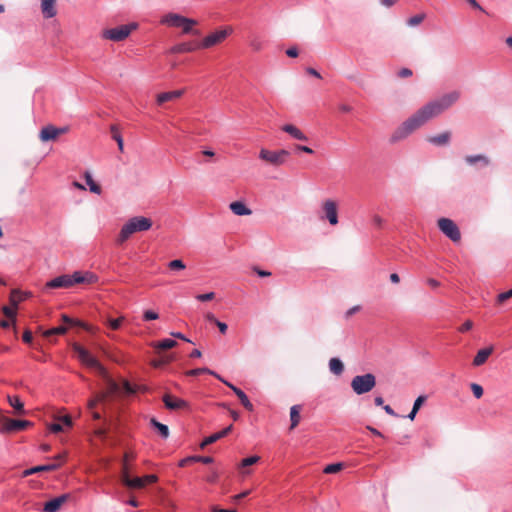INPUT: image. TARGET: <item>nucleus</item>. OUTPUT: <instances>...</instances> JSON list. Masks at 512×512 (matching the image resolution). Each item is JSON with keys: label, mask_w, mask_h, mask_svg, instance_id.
Returning a JSON list of instances; mask_svg holds the SVG:
<instances>
[{"label": "nucleus", "mask_w": 512, "mask_h": 512, "mask_svg": "<svg viewBox=\"0 0 512 512\" xmlns=\"http://www.w3.org/2000/svg\"><path fill=\"white\" fill-rule=\"evenodd\" d=\"M460 96L459 91L453 90L427 102L395 128L390 135L389 143L396 144L407 139L430 120L451 108L460 99Z\"/></svg>", "instance_id": "obj_1"}, {"label": "nucleus", "mask_w": 512, "mask_h": 512, "mask_svg": "<svg viewBox=\"0 0 512 512\" xmlns=\"http://www.w3.org/2000/svg\"><path fill=\"white\" fill-rule=\"evenodd\" d=\"M72 349L82 364L94 370L100 377L107 381L112 392L118 389L117 384L109 377L105 367L87 349L77 343L72 345Z\"/></svg>", "instance_id": "obj_2"}, {"label": "nucleus", "mask_w": 512, "mask_h": 512, "mask_svg": "<svg viewBox=\"0 0 512 512\" xmlns=\"http://www.w3.org/2000/svg\"><path fill=\"white\" fill-rule=\"evenodd\" d=\"M152 227L151 219L144 216H135L130 218L121 228L116 239L117 244L121 245L127 241L130 236L136 232L147 231Z\"/></svg>", "instance_id": "obj_3"}, {"label": "nucleus", "mask_w": 512, "mask_h": 512, "mask_svg": "<svg viewBox=\"0 0 512 512\" xmlns=\"http://www.w3.org/2000/svg\"><path fill=\"white\" fill-rule=\"evenodd\" d=\"M376 385V377L371 373L355 376L351 381V388L357 395L370 392Z\"/></svg>", "instance_id": "obj_4"}, {"label": "nucleus", "mask_w": 512, "mask_h": 512, "mask_svg": "<svg viewBox=\"0 0 512 512\" xmlns=\"http://www.w3.org/2000/svg\"><path fill=\"white\" fill-rule=\"evenodd\" d=\"M338 203L334 199H325L320 207L319 218L327 221L331 226L339 223L338 219Z\"/></svg>", "instance_id": "obj_5"}, {"label": "nucleus", "mask_w": 512, "mask_h": 512, "mask_svg": "<svg viewBox=\"0 0 512 512\" xmlns=\"http://www.w3.org/2000/svg\"><path fill=\"white\" fill-rule=\"evenodd\" d=\"M138 24L133 22L125 25H120L114 28L106 29L102 33V37L114 42L125 40L130 33L137 29Z\"/></svg>", "instance_id": "obj_6"}, {"label": "nucleus", "mask_w": 512, "mask_h": 512, "mask_svg": "<svg viewBox=\"0 0 512 512\" xmlns=\"http://www.w3.org/2000/svg\"><path fill=\"white\" fill-rule=\"evenodd\" d=\"M233 32L232 27L226 26L222 29L216 30L207 36H205L201 42H199V46L201 49H208L218 44H221L225 39L230 36Z\"/></svg>", "instance_id": "obj_7"}, {"label": "nucleus", "mask_w": 512, "mask_h": 512, "mask_svg": "<svg viewBox=\"0 0 512 512\" xmlns=\"http://www.w3.org/2000/svg\"><path fill=\"white\" fill-rule=\"evenodd\" d=\"M439 230L452 242L457 243L461 240V232L457 224L450 218H439L437 221Z\"/></svg>", "instance_id": "obj_8"}, {"label": "nucleus", "mask_w": 512, "mask_h": 512, "mask_svg": "<svg viewBox=\"0 0 512 512\" xmlns=\"http://www.w3.org/2000/svg\"><path fill=\"white\" fill-rule=\"evenodd\" d=\"M289 155L290 152L285 149H281L278 151L261 149L259 153V158L274 166H280L286 162V159L289 157Z\"/></svg>", "instance_id": "obj_9"}, {"label": "nucleus", "mask_w": 512, "mask_h": 512, "mask_svg": "<svg viewBox=\"0 0 512 512\" xmlns=\"http://www.w3.org/2000/svg\"><path fill=\"white\" fill-rule=\"evenodd\" d=\"M2 426L0 427L1 433H9L15 431H21L31 426L32 423L28 420H16L7 417H2Z\"/></svg>", "instance_id": "obj_10"}, {"label": "nucleus", "mask_w": 512, "mask_h": 512, "mask_svg": "<svg viewBox=\"0 0 512 512\" xmlns=\"http://www.w3.org/2000/svg\"><path fill=\"white\" fill-rule=\"evenodd\" d=\"M55 459L58 460V462H52V463L45 464V465L34 466L32 468L24 470L23 477H27L29 475H32V474L38 473V472L54 471V470L58 469L61 466V461L63 459V455L59 454L55 457Z\"/></svg>", "instance_id": "obj_11"}, {"label": "nucleus", "mask_w": 512, "mask_h": 512, "mask_svg": "<svg viewBox=\"0 0 512 512\" xmlns=\"http://www.w3.org/2000/svg\"><path fill=\"white\" fill-rule=\"evenodd\" d=\"M67 128H56L53 125L45 126L41 129L39 133V138L43 142L55 140L59 135L65 133Z\"/></svg>", "instance_id": "obj_12"}, {"label": "nucleus", "mask_w": 512, "mask_h": 512, "mask_svg": "<svg viewBox=\"0 0 512 512\" xmlns=\"http://www.w3.org/2000/svg\"><path fill=\"white\" fill-rule=\"evenodd\" d=\"M160 22H161V24H164V25H167L170 27H180L185 22L191 23L189 21V18L184 17L177 13H168V14L164 15L161 18Z\"/></svg>", "instance_id": "obj_13"}, {"label": "nucleus", "mask_w": 512, "mask_h": 512, "mask_svg": "<svg viewBox=\"0 0 512 512\" xmlns=\"http://www.w3.org/2000/svg\"><path fill=\"white\" fill-rule=\"evenodd\" d=\"M70 498L69 494H62L56 498L47 501L43 506V512H58L62 505Z\"/></svg>", "instance_id": "obj_14"}, {"label": "nucleus", "mask_w": 512, "mask_h": 512, "mask_svg": "<svg viewBox=\"0 0 512 512\" xmlns=\"http://www.w3.org/2000/svg\"><path fill=\"white\" fill-rule=\"evenodd\" d=\"M464 160L466 164L477 169L485 168L490 164V159L484 154L467 155Z\"/></svg>", "instance_id": "obj_15"}, {"label": "nucleus", "mask_w": 512, "mask_h": 512, "mask_svg": "<svg viewBox=\"0 0 512 512\" xmlns=\"http://www.w3.org/2000/svg\"><path fill=\"white\" fill-rule=\"evenodd\" d=\"M163 402L165 404V407L169 410L186 409L189 406L187 401L180 398H176L170 394H165L163 396Z\"/></svg>", "instance_id": "obj_16"}, {"label": "nucleus", "mask_w": 512, "mask_h": 512, "mask_svg": "<svg viewBox=\"0 0 512 512\" xmlns=\"http://www.w3.org/2000/svg\"><path fill=\"white\" fill-rule=\"evenodd\" d=\"M452 133L450 131H444L438 135L429 136L427 141L437 147H443L449 145L451 141Z\"/></svg>", "instance_id": "obj_17"}, {"label": "nucleus", "mask_w": 512, "mask_h": 512, "mask_svg": "<svg viewBox=\"0 0 512 512\" xmlns=\"http://www.w3.org/2000/svg\"><path fill=\"white\" fill-rule=\"evenodd\" d=\"M494 351V347L491 345L489 347H486V348H482L480 349L474 359H473V366L475 367H480L482 365H484L486 363V361L488 360L489 356L493 353Z\"/></svg>", "instance_id": "obj_18"}, {"label": "nucleus", "mask_w": 512, "mask_h": 512, "mask_svg": "<svg viewBox=\"0 0 512 512\" xmlns=\"http://www.w3.org/2000/svg\"><path fill=\"white\" fill-rule=\"evenodd\" d=\"M223 383L227 385L229 388L232 389V391L237 395L239 398L241 404L249 411H253V405L250 402L247 395L238 387L234 386L233 384L229 383L228 381L224 380Z\"/></svg>", "instance_id": "obj_19"}, {"label": "nucleus", "mask_w": 512, "mask_h": 512, "mask_svg": "<svg viewBox=\"0 0 512 512\" xmlns=\"http://www.w3.org/2000/svg\"><path fill=\"white\" fill-rule=\"evenodd\" d=\"M49 288H68L71 287L70 275L64 274L58 276L47 283Z\"/></svg>", "instance_id": "obj_20"}, {"label": "nucleus", "mask_w": 512, "mask_h": 512, "mask_svg": "<svg viewBox=\"0 0 512 512\" xmlns=\"http://www.w3.org/2000/svg\"><path fill=\"white\" fill-rule=\"evenodd\" d=\"M183 94V89L160 93L157 95V104L162 105L165 102L180 98Z\"/></svg>", "instance_id": "obj_21"}, {"label": "nucleus", "mask_w": 512, "mask_h": 512, "mask_svg": "<svg viewBox=\"0 0 512 512\" xmlns=\"http://www.w3.org/2000/svg\"><path fill=\"white\" fill-rule=\"evenodd\" d=\"M41 2V11L45 18H52L57 14V10L55 8L56 0H40Z\"/></svg>", "instance_id": "obj_22"}, {"label": "nucleus", "mask_w": 512, "mask_h": 512, "mask_svg": "<svg viewBox=\"0 0 512 512\" xmlns=\"http://www.w3.org/2000/svg\"><path fill=\"white\" fill-rule=\"evenodd\" d=\"M229 208L237 216H248L252 214V210L242 201H234L230 203Z\"/></svg>", "instance_id": "obj_23"}, {"label": "nucleus", "mask_w": 512, "mask_h": 512, "mask_svg": "<svg viewBox=\"0 0 512 512\" xmlns=\"http://www.w3.org/2000/svg\"><path fill=\"white\" fill-rule=\"evenodd\" d=\"M232 428H233V426L229 425L228 427L224 428L220 432L214 433V434L210 435L209 437L205 438L203 440V442L201 443V448H204L205 446L212 444V443L218 441L219 439L225 437L226 435H228L231 432Z\"/></svg>", "instance_id": "obj_24"}, {"label": "nucleus", "mask_w": 512, "mask_h": 512, "mask_svg": "<svg viewBox=\"0 0 512 512\" xmlns=\"http://www.w3.org/2000/svg\"><path fill=\"white\" fill-rule=\"evenodd\" d=\"M282 130L288 133L292 138L300 141H307V136L296 126L292 124H285L282 126Z\"/></svg>", "instance_id": "obj_25"}, {"label": "nucleus", "mask_w": 512, "mask_h": 512, "mask_svg": "<svg viewBox=\"0 0 512 512\" xmlns=\"http://www.w3.org/2000/svg\"><path fill=\"white\" fill-rule=\"evenodd\" d=\"M197 49H201L199 46V43L184 42V43H180V44L173 46L171 49V52L172 53H188V52L195 51Z\"/></svg>", "instance_id": "obj_26"}, {"label": "nucleus", "mask_w": 512, "mask_h": 512, "mask_svg": "<svg viewBox=\"0 0 512 512\" xmlns=\"http://www.w3.org/2000/svg\"><path fill=\"white\" fill-rule=\"evenodd\" d=\"M123 482L129 488L140 489L145 487V479L143 477L131 478L128 474H124Z\"/></svg>", "instance_id": "obj_27"}, {"label": "nucleus", "mask_w": 512, "mask_h": 512, "mask_svg": "<svg viewBox=\"0 0 512 512\" xmlns=\"http://www.w3.org/2000/svg\"><path fill=\"white\" fill-rule=\"evenodd\" d=\"M329 370L334 375L339 376L344 371V364L339 358L333 357L329 360Z\"/></svg>", "instance_id": "obj_28"}, {"label": "nucleus", "mask_w": 512, "mask_h": 512, "mask_svg": "<svg viewBox=\"0 0 512 512\" xmlns=\"http://www.w3.org/2000/svg\"><path fill=\"white\" fill-rule=\"evenodd\" d=\"M150 424L159 432L162 438L167 439L169 437V428L167 425L160 423L155 418H151Z\"/></svg>", "instance_id": "obj_29"}, {"label": "nucleus", "mask_w": 512, "mask_h": 512, "mask_svg": "<svg viewBox=\"0 0 512 512\" xmlns=\"http://www.w3.org/2000/svg\"><path fill=\"white\" fill-rule=\"evenodd\" d=\"M300 410H301L300 405H293L290 408V421H291L290 429L291 430L294 429L300 422Z\"/></svg>", "instance_id": "obj_30"}, {"label": "nucleus", "mask_w": 512, "mask_h": 512, "mask_svg": "<svg viewBox=\"0 0 512 512\" xmlns=\"http://www.w3.org/2000/svg\"><path fill=\"white\" fill-rule=\"evenodd\" d=\"M9 404L15 409L16 413L24 414V404L18 396H7Z\"/></svg>", "instance_id": "obj_31"}, {"label": "nucleus", "mask_w": 512, "mask_h": 512, "mask_svg": "<svg viewBox=\"0 0 512 512\" xmlns=\"http://www.w3.org/2000/svg\"><path fill=\"white\" fill-rule=\"evenodd\" d=\"M203 373H207V374H210V375H213L215 376L218 380H220L221 382L224 381V379L218 375L216 372L208 369V368H195V369H192V370H189L187 372V375L189 376H198L200 374H203Z\"/></svg>", "instance_id": "obj_32"}, {"label": "nucleus", "mask_w": 512, "mask_h": 512, "mask_svg": "<svg viewBox=\"0 0 512 512\" xmlns=\"http://www.w3.org/2000/svg\"><path fill=\"white\" fill-rule=\"evenodd\" d=\"M84 178H85L86 184L89 186V190L92 193H95V194L101 193V187L97 183H95L90 172H88V171L85 172Z\"/></svg>", "instance_id": "obj_33"}, {"label": "nucleus", "mask_w": 512, "mask_h": 512, "mask_svg": "<svg viewBox=\"0 0 512 512\" xmlns=\"http://www.w3.org/2000/svg\"><path fill=\"white\" fill-rule=\"evenodd\" d=\"M108 394L106 392H101L95 395V397L88 400L87 407L90 411L94 410L96 405L100 402L105 401Z\"/></svg>", "instance_id": "obj_34"}, {"label": "nucleus", "mask_w": 512, "mask_h": 512, "mask_svg": "<svg viewBox=\"0 0 512 512\" xmlns=\"http://www.w3.org/2000/svg\"><path fill=\"white\" fill-rule=\"evenodd\" d=\"M177 345V342L173 339H163L161 341H158L154 344V348L160 349V350H166L171 349Z\"/></svg>", "instance_id": "obj_35"}, {"label": "nucleus", "mask_w": 512, "mask_h": 512, "mask_svg": "<svg viewBox=\"0 0 512 512\" xmlns=\"http://www.w3.org/2000/svg\"><path fill=\"white\" fill-rule=\"evenodd\" d=\"M189 21L191 23H184L179 28H182V31L184 34H194L199 35V31L194 30L193 27L197 24V21L194 19L189 18Z\"/></svg>", "instance_id": "obj_36"}, {"label": "nucleus", "mask_w": 512, "mask_h": 512, "mask_svg": "<svg viewBox=\"0 0 512 512\" xmlns=\"http://www.w3.org/2000/svg\"><path fill=\"white\" fill-rule=\"evenodd\" d=\"M110 131L112 133V138L117 142L119 150L123 151V138L118 131V127L116 125H111Z\"/></svg>", "instance_id": "obj_37"}, {"label": "nucleus", "mask_w": 512, "mask_h": 512, "mask_svg": "<svg viewBox=\"0 0 512 512\" xmlns=\"http://www.w3.org/2000/svg\"><path fill=\"white\" fill-rule=\"evenodd\" d=\"M67 332V327L64 325L51 328L44 332L45 337H50L52 335H63Z\"/></svg>", "instance_id": "obj_38"}, {"label": "nucleus", "mask_w": 512, "mask_h": 512, "mask_svg": "<svg viewBox=\"0 0 512 512\" xmlns=\"http://www.w3.org/2000/svg\"><path fill=\"white\" fill-rule=\"evenodd\" d=\"M343 463L341 462H338V463H332V464H329L327 465L325 468H324V473L326 474H334V473H337L339 471H341L343 469Z\"/></svg>", "instance_id": "obj_39"}, {"label": "nucleus", "mask_w": 512, "mask_h": 512, "mask_svg": "<svg viewBox=\"0 0 512 512\" xmlns=\"http://www.w3.org/2000/svg\"><path fill=\"white\" fill-rule=\"evenodd\" d=\"M426 15L424 13H421V14H416L412 17H410L408 20H407V25L410 26V27H414V26H417L419 25L420 23L423 22V20L425 19Z\"/></svg>", "instance_id": "obj_40"}, {"label": "nucleus", "mask_w": 512, "mask_h": 512, "mask_svg": "<svg viewBox=\"0 0 512 512\" xmlns=\"http://www.w3.org/2000/svg\"><path fill=\"white\" fill-rule=\"evenodd\" d=\"M124 321V316L119 318H108L107 324L113 330H118L121 327L122 322Z\"/></svg>", "instance_id": "obj_41"}, {"label": "nucleus", "mask_w": 512, "mask_h": 512, "mask_svg": "<svg viewBox=\"0 0 512 512\" xmlns=\"http://www.w3.org/2000/svg\"><path fill=\"white\" fill-rule=\"evenodd\" d=\"M259 460H260V457H259V456H257V455H254V456H250V457L244 458V459L241 461V463H240V467L244 468V467H248V466L254 465V464H256Z\"/></svg>", "instance_id": "obj_42"}, {"label": "nucleus", "mask_w": 512, "mask_h": 512, "mask_svg": "<svg viewBox=\"0 0 512 512\" xmlns=\"http://www.w3.org/2000/svg\"><path fill=\"white\" fill-rule=\"evenodd\" d=\"M56 421H59L64 427L71 428L73 425L72 418L69 415L56 416Z\"/></svg>", "instance_id": "obj_43"}, {"label": "nucleus", "mask_w": 512, "mask_h": 512, "mask_svg": "<svg viewBox=\"0 0 512 512\" xmlns=\"http://www.w3.org/2000/svg\"><path fill=\"white\" fill-rule=\"evenodd\" d=\"M168 267L171 270H183L185 269L186 266L182 260L175 259L168 263Z\"/></svg>", "instance_id": "obj_44"}, {"label": "nucleus", "mask_w": 512, "mask_h": 512, "mask_svg": "<svg viewBox=\"0 0 512 512\" xmlns=\"http://www.w3.org/2000/svg\"><path fill=\"white\" fill-rule=\"evenodd\" d=\"M70 280L71 286L74 284L84 283L83 273L79 271L74 272L72 275H70Z\"/></svg>", "instance_id": "obj_45"}, {"label": "nucleus", "mask_w": 512, "mask_h": 512, "mask_svg": "<svg viewBox=\"0 0 512 512\" xmlns=\"http://www.w3.org/2000/svg\"><path fill=\"white\" fill-rule=\"evenodd\" d=\"M470 387H471V390H472V392H473V395H474L477 399H479V398H481V397L483 396L484 391H483V388H482V386H481V385H479V384H477V383H472V384L470 385Z\"/></svg>", "instance_id": "obj_46"}, {"label": "nucleus", "mask_w": 512, "mask_h": 512, "mask_svg": "<svg viewBox=\"0 0 512 512\" xmlns=\"http://www.w3.org/2000/svg\"><path fill=\"white\" fill-rule=\"evenodd\" d=\"M159 318V314L152 310H146L143 313V320L144 321H152Z\"/></svg>", "instance_id": "obj_47"}, {"label": "nucleus", "mask_w": 512, "mask_h": 512, "mask_svg": "<svg viewBox=\"0 0 512 512\" xmlns=\"http://www.w3.org/2000/svg\"><path fill=\"white\" fill-rule=\"evenodd\" d=\"M512 297V288L506 292H502L497 296V303L502 304L506 300L510 299Z\"/></svg>", "instance_id": "obj_48"}, {"label": "nucleus", "mask_w": 512, "mask_h": 512, "mask_svg": "<svg viewBox=\"0 0 512 512\" xmlns=\"http://www.w3.org/2000/svg\"><path fill=\"white\" fill-rule=\"evenodd\" d=\"M48 428L52 433H60L64 431L65 427L59 421H56L51 423Z\"/></svg>", "instance_id": "obj_49"}, {"label": "nucleus", "mask_w": 512, "mask_h": 512, "mask_svg": "<svg viewBox=\"0 0 512 512\" xmlns=\"http://www.w3.org/2000/svg\"><path fill=\"white\" fill-rule=\"evenodd\" d=\"M189 459H192V461L202 462L204 464H210L213 462V458L210 456H190Z\"/></svg>", "instance_id": "obj_50"}, {"label": "nucleus", "mask_w": 512, "mask_h": 512, "mask_svg": "<svg viewBox=\"0 0 512 512\" xmlns=\"http://www.w3.org/2000/svg\"><path fill=\"white\" fill-rule=\"evenodd\" d=\"M249 45L254 51H260L262 49V41L257 37L252 38Z\"/></svg>", "instance_id": "obj_51"}, {"label": "nucleus", "mask_w": 512, "mask_h": 512, "mask_svg": "<svg viewBox=\"0 0 512 512\" xmlns=\"http://www.w3.org/2000/svg\"><path fill=\"white\" fill-rule=\"evenodd\" d=\"M84 283H95L98 280V277L92 272L83 273Z\"/></svg>", "instance_id": "obj_52"}, {"label": "nucleus", "mask_w": 512, "mask_h": 512, "mask_svg": "<svg viewBox=\"0 0 512 512\" xmlns=\"http://www.w3.org/2000/svg\"><path fill=\"white\" fill-rule=\"evenodd\" d=\"M10 300H11L12 305L16 307L17 303L22 300V296H21L20 292L17 290H13L11 293Z\"/></svg>", "instance_id": "obj_53"}, {"label": "nucleus", "mask_w": 512, "mask_h": 512, "mask_svg": "<svg viewBox=\"0 0 512 512\" xmlns=\"http://www.w3.org/2000/svg\"><path fill=\"white\" fill-rule=\"evenodd\" d=\"M214 297H215L214 292H209V293H205V294H198L196 296V299L201 301V302H205V301L212 300Z\"/></svg>", "instance_id": "obj_54"}, {"label": "nucleus", "mask_w": 512, "mask_h": 512, "mask_svg": "<svg viewBox=\"0 0 512 512\" xmlns=\"http://www.w3.org/2000/svg\"><path fill=\"white\" fill-rule=\"evenodd\" d=\"M425 400H426V396H424V395L417 397L412 408L419 411V409L421 408V406L425 402Z\"/></svg>", "instance_id": "obj_55"}, {"label": "nucleus", "mask_w": 512, "mask_h": 512, "mask_svg": "<svg viewBox=\"0 0 512 512\" xmlns=\"http://www.w3.org/2000/svg\"><path fill=\"white\" fill-rule=\"evenodd\" d=\"M412 74H413V72L409 68H402L398 72V76L400 78H408V77L412 76Z\"/></svg>", "instance_id": "obj_56"}, {"label": "nucleus", "mask_w": 512, "mask_h": 512, "mask_svg": "<svg viewBox=\"0 0 512 512\" xmlns=\"http://www.w3.org/2000/svg\"><path fill=\"white\" fill-rule=\"evenodd\" d=\"M473 327V322L471 320H466L462 326L459 328V331L460 332H467L469 330H471Z\"/></svg>", "instance_id": "obj_57"}, {"label": "nucleus", "mask_w": 512, "mask_h": 512, "mask_svg": "<svg viewBox=\"0 0 512 512\" xmlns=\"http://www.w3.org/2000/svg\"><path fill=\"white\" fill-rule=\"evenodd\" d=\"M3 313H4L8 318H12L13 320H14L15 315H16L15 310H14V309H12V308H9V307H7V306H5V307L3 308Z\"/></svg>", "instance_id": "obj_58"}, {"label": "nucleus", "mask_w": 512, "mask_h": 512, "mask_svg": "<svg viewBox=\"0 0 512 512\" xmlns=\"http://www.w3.org/2000/svg\"><path fill=\"white\" fill-rule=\"evenodd\" d=\"M474 9L485 12L483 7L476 0H466Z\"/></svg>", "instance_id": "obj_59"}, {"label": "nucleus", "mask_w": 512, "mask_h": 512, "mask_svg": "<svg viewBox=\"0 0 512 512\" xmlns=\"http://www.w3.org/2000/svg\"><path fill=\"white\" fill-rule=\"evenodd\" d=\"M254 271L257 273L258 276L260 277H268L271 275V272L269 271H266V270H261L257 267H254Z\"/></svg>", "instance_id": "obj_60"}, {"label": "nucleus", "mask_w": 512, "mask_h": 512, "mask_svg": "<svg viewBox=\"0 0 512 512\" xmlns=\"http://www.w3.org/2000/svg\"><path fill=\"white\" fill-rule=\"evenodd\" d=\"M372 221L377 227H381L384 222V220L379 215H374L372 217Z\"/></svg>", "instance_id": "obj_61"}, {"label": "nucleus", "mask_w": 512, "mask_h": 512, "mask_svg": "<svg viewBox=\"0 0 512 512\" xmlns=\"http://www.w3.org/2000/svg\"><path fill=\"white\" fill-rule=\"evenodd\" d=\"M359 310H360V306H353V307H351L349 310H347V312L345 314L346 318L351 317L353 314H355Z\"/></svg>", "instance_id": "obj_62"}, {"label": "nucleus", "mask_w": 512, "mask_h": 512, "mask_svg": "<svg viewBox=\"0 0 512 512\" xmlns=\"http://www.w3.org/2000/svg\"><path fill=\"white\" fill-rule=\"evenodd\" d=\"M32 333L29 330H26L23 334V341L25 343H31L32 342Z\"/></svg>", "instance_id": "obj_63"}, {"label": "nucleus", "mask_w": 512, "mask_h": 512, "mask_svg": "<svg viewBox=\"0 0 512 512\" xmlns=\"http://www.w3.org/2000/svg\"><path fill=\"white\" fill-rule=\"evenodd\" d=\"M216 325L217 327L219 328V331L222 333V334H225L226 331H227V325L224 323V322H221V321H216Z\"/></svg>", "instance_id": "obj_64"}]
</instances>
